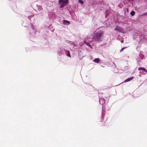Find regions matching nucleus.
Wrapping results in <instances>:
<instances>
[{
	"label": "nucleus",
	"instance_id": "f257e3e1",
	"mask_svg": "<svg viewBox=\"0 0 147 147\" xmlns=\"http://www.w3.org/2000/svg\"><path fill=\"white\" fill-rule=\"evenodd\" d=\"M104 32L103 31L97 29L94 33L92 36L93 40L95 42L102 41L104 37Z\"/></svg>",
	"mask_w": 147,
	"mask_h": 147
},
{
	"label": "nucleus",
	"instance_id": "f03ea898",
	"mask_svg": "<svg viewBox=\"0 0 147 147\" xmlns=\"http://www.w3.org/2000/svg\"><path fill=\"white\" fill-rule=\"evenodd\" d=\"M59 2L61 5L60 8H62L64 5L67 4L68 3V0H59Z\"/></svg>",
	"mask_w": 147,
	"mask_h": 147
},
{
	"label": "nucleus",
	"instance_id": "7ed1b4c3",
	"mask_svg": "<svg viewBox=\"0 0 147 147\" xmlns=\"http://www.w3.org/2000/svg\"><path fill=\"white\" fill-rule=\"evenodd\" d=\"M103 120V119L102 118L101 120L100 121V126L102 127L104 126L105 125V122L104 121H102V120Z\"/></svg>",
	"mask_w": 147,
	"mask_h": 147
},
{
	"label": "nucleus",
	"instance_id": "20e7f679",
	"mask_svg": "<svg viewBox=\"0 0 147 147\" xmlns=\"http://www.w3.org/2000/svg\"><path fill=\"white\" fill-rule=\"evenodd\" d=\"M133 78H134L133 77H131L129 78H128L127 79L125 80L124 81L125 82H127L130 81L131 80H132L133 79Z\"/></svg>",
	"mask_w": 147,
	"mask_h": 147
},
{
	"label": "nucleus",
	"instance_id": "39448f33",
	"mask_svg": "<svg viewBox=\"0 0 147 147\" xmlns=\"http://www.w3.org/2000/svg\"><path fill=\"white\" fill-rule=\"evenodd\" d=\"M63 22V24H67V25H69L70 24V22L69 21L66 20H64Z\"/></svg>",
	"mask_w": 147,
	"mask_h": 147
},
{
	"label": "nucleus",
	"instance_id": "423d86ee",
	"mask_svg": "<svg viewBox=\"0 0 147 147\" xmlns=\"http://www.w3.org/2000/svg\"><path fill=\"white\" fill-rule=\"evenodd\" d=\"M100 59L99 58H97L94 59L93 61L96 63H98L99 62Z\"/></svg>",
	"mask_w": 147,
	"mask_h": 147
},
{
	"label": "nucleus",
	"instance_id": "0eeeda50",
	"mask_svg": "<svg viewBox=\"0 0 147 147\" xmlns=\"http://www.w3.org/2000/svg\"><path fill=\"white\" fill-rule=\"evenodd\" d=\"M138 70H144L146 72H147V70L144 67H139L138 69Z\"/></svg>",
	"mask_w": 147,
	"mask_h": 147
},
{
	"label": "nucleus",
	"instance_id": "6e6552de",
	"mask_svg": "<svg viewBox=\"0 0 147 147\" xmlns=\"http://www.w3.org/2000/svg\"><path fill=\"white\" fill-rule=\"evenodd\" d=\"M84 42L88 46L90 47H91V45L89 44L88 43L86 42V41H84Z\"/></svg>",
	"mask_w": 147,
	"mask_h": 147
},
{
	"label": "nucleus",
	"instance_id": "1a4fd4ad",
	"mask_svg": "<svg viewBox=\"0 0 147 147\" xmlns=\"http://www.w3.org/2000/svg\"><path fill=\"white\" fill-rule=\"evenodd\" d=\"M135 14V12L134 11H131L130 12V14L131 16H134Z\"/></svg>",
	"mask_w": 147,
	"mask_h": 147
},
{
	"label": "nucleus",
	"instance_id": "9d476101",
	"mask_svg": "<svg viewBox=\"0 0 147 147\" xmlns=\"http://www.w3.org/2000/svg\"><path fill=\"white\" fill-rule=\"evenodd\" d=\"M147 16V12L144 13L141 15L142 16Z\"/></svg>",
	"mask_w": 147,
	"mask_h": 147
},
{
	"label": "nucleus",
	"instance_id": "9b49d317",
	"mask_svg": "<svg viewBox=\"0 0 147 147\" xmlns=\"http://www.w3.org/2000/svg\"><path fill=\"white\" fill-rule=\"evenodd\" d=\"M78 2L79 3L81 4H82L83 3V1L82 0H79Z\"/></svg>",
	"mask_w": 147,
	"mask_h": 147
},
{
	"label": "nucleus",
	"instance_id": "f8f14e48",
	"mask_svg": "<svg viewBox=\"0 0 147 147\" xmlns=\"http://www.w3.org/2000/svg\"><path fill=\"white\" fill-rule=\"evenodd\" d=\"M126 48H127V47H123V48H122L120 51V52H121V51H123V50H124Z\"/></svg>",
	"mask_w": 147,
	"mask_h": 147
},
{
	"label": "nucleus",
	"instance_id": "ddd939ff",
	"mask_svg": "<svg viewBox=\"0 0 147 147\" xmlns=\"http://www.w3.org/2000/svg\"><path fill=\"white\" fill-rule=\"evenodd\" d=\"M67 52H68L67 56H68L69 57H71V55H70V54L69 51H68Z\"/></svg>",
	"mask_w": 147,
	"mask_h": 147
},
{
	"label": "nucleus",
	"instance_id": "4468645a",
	"mask_svg": "<svg viewBox=\"0 0 147 147\" xmlns=\"http://www.w3.org/2000/svg\"><path fill=\"white\" fill-rule=\"evenodd\" d=\"M121 43H123V42L124 40H123H123H121Z\"/></svg>",
	"mask_w": 147,
	"mask_h": 147
}]
</instances>
